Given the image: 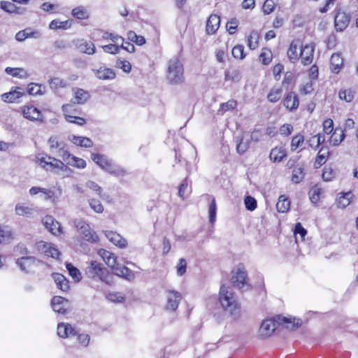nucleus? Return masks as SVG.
<instances>
[{"label":"nucleus","instance_id":"obj_1","mask_svg":"<svg viewBox=\"0 0 358 358\" xmlns=\"http://www.w3.org/2000/svg\"><path fill=\"white\" fill-rule=\"evenodd\" d=\"M282 324H286L287 328H289L291 324V328L294 329L301 325V320L296 318H293V321H292L291 318L282 317L281 315L264 320L259 327V336L263 338L271 336L278 327Z\"/></svg>","mask_w":358,"mask_h":358},{"label":"nucleus","instance_id":"obj_2","mask_svg":"<svg viewBox=\"0 0 358 358\" xmlns=\"http://www.w3.org/2000/svg\"><path fill=\"white\" fill-rule=\"evenodd\" d=\"M219 301L224 310L236 317L240 314V305L237 297L230 287L222 286L219 293Z\"/></svg>","mask_w":358,"mask_h":358},{"label":"nucleus","instance_id":"obj_3","mask_svg":"<svg viewBox=\"0 0 358 358\" xmlns=\"http://www.w3.org/2000/svg\"><path fill=\"white\" fill-rule=\"evenodd\" d=\"M98 254L104 262L113 269L114 274L116 275L127 280H131L134 278L132 271L127 266H121L117 263L116 257L113 253L104 249H100Z\"/></svg>","mask_w":358,"mask_h":358},{"label":"nucleus","instance_id":"obj_4","mask_svg":"<svg viewBox=\"0 0 358 358\" xmlns=\"http://www.w3.org/2000/svg\"><path fill=\"white\" fill-rule=\"evenodd\" d=\"M166 78L172 85L180 84L183 82L184 69L178 57H174L169 61Z\"/></svg>","mask_w":358,"mask_h":358},{"label":"nucleus","instance_id":"obj_5","mask_svg":"<svg viewBox=\"0 0 358 358\" xmlns=\"http://www.w3.org/2000/svg\"><path fill=\"white\" fill-rule=\"evenodd\" d=\"M85 274L90 278L95 279L97 278L106 284H109L110 282L109 271L101 264L96 261L90 262V265L86 268Z\"/></svg>","mask_w":358,"mask_h":358},{"label":"nucleus","instance_id":"obj_6","mask_svg":"<svg viewBox=\"0 0 358 358\" xmlns=\"http://www.w3.org/2000/svg\"><path fill=\"white\" fill-rule=\"evenodd\" d=\"M73 225L76 228L80 237L90 243H94L99 241L97 234L91 229L88 223L81 219H75Z\"/></svg>","mask_w":358,"mask_h":358},{"label":"nucleus","instance_id":"obj_7","mask_svg":"<svg viewBox=\"0 0 358 358\" xmlns=\"http://www.w3.org/2000/svg\"><path fill=\"white\" fill-rule=\"evenodd\" d=\"M231 282L234 287L240 289L245 291L249 289L247 273L243 266L239 265L233 271Z\"/></svg>","mask_w":358,"mask_h":358},{"label":"nucleus","instance_id":"obj_8","mask_svg":"<svg viewBox=\"0 0 358 358\" xmlns=\"http://www.w3.org/2000/svg\"><path fill=\"white\" fill-rule=\"evenodd\" d=\"M48 145L50 152L58 157H61L64 160V152H69L66 149V143L58 136H51Z\"/></svg>","mask_w":358,"mask_h":358},{"label":"nucleus","instance_id":"obj_9","mask_svg":"<svg viewBox=\"0 0 358 358\" xmlns=\"http://www.w3.org/2000/svg\"><path fill=\"white\" fill-rule=\"evenodd\" d=\"M165 309L170 312L176 311L182 300V294L178 291L173 289H167L165 292Z\"/></svg>","mask_w":358,"mask_h":358},{"label":"nucleus","instance_id":"obj_10","mask_svg":"<svg viewBox=\"0 0 358 358\" xmlns=\"http://www.w3.org/2000/svg\"><path fill=\"white\" fill-rule=\"evenodd\" d=\"M22 115L24 118L30 121L44 122L41 112L32 105L24 106L22 109Z\"/></svg>","mask_w":358,"mask_h":358},{"label":"nucleus","instance_id":"obj_11","mask_svg":"<svg viewBox=\"0 0 358 358\" xmlns=\"http://www.w3.org/2000/svg\"><path fill=\"white\" fill-rule=\"evenodd\" d=\"M41 36L42 33L41 31L34 29L31 27H27L17 32L15 38L17 41L22 42L27 38L38 39Z\"/></svg>","mask_w":358,"mask_h":358},{"label":"nucleus","instance_id":"obj_12","mask_svg":"<svg viewBox=\"0 0 358 358\" xmlns=\"http://www.w3.org/2000/svg\"><path fill=\"white\" fill-rule=\"evenodd\" d=\"M350 21V17L348 14L341 10H338L334 17L335 28L338 31H343L345 29Z\"/></svg>","mask_w":358,"mask_h":358},{"label":"nucleus","instance_id":"obj_13","mask_svg":"<svg viewBox=\"0 0 358 358\" xmlns=\"http://www.w3.org/2000/svg\"><path fill=\"white\" fill-rule=\"evenodd\" d=\"M52 310L59 314L64 315L67 313L69 301L64 297L55 296L51 301Z\"/></svg>","mask_w":358,"mask_h":358},{"label":"nucleus","instance_id":"obj_14","mask_svg":"<svg viewBox=\"0 0 358 358\" xmlns=\"http://www.w3.org/2000/svg\"><path fill=\"white\" fill-rule=\"evenodd\" d=\"M43 224L45 227L53 235L58 236L62 233L61 224L55 218L50 215L43 217Z\"/></svg>","mask_w":358,"mask_h":358},{"label":"nucleus","instance_id":"obj_15","mask_svg":"<svg viewBox=\"0 0 358 358\" xmlns=\"http://www.w3.org/2000/svg\"><path fill=\"white\" fill-rule=\"evenodd\" d=\"M315 45L313 44H308L304 47L301 46L299 52V58L304 65L310 64L313 59Z\"/></svg>","mask_w":358,"mask_h":358},{"label":"nucleus","instance_id":"obj_16","mask_svg":"<svg viewBox=\"0 0 358 358\" xmlns=\"http://www.w3.org/2000/svg\"><path fill=\"white\" fill-rule=\"evenodd\" d=\"M93 72L96 77L100 80H111L115 79L116 77L115 71L105 66H100L97 69H93Z\"/></svg>","mask_w":358,"mask_h":358},{"label":"nucleus","instance_id":"obj_17","mask_svg":"<svg viewBox=\"0 0 358 358\" xmlns=\"http://www.w3.org/2000/svg\"><path fill=\"white\" fill-rule=\"evenodd\" d=\"M24 94V92L22 89L16 87L15 89L12 88L9 92L3 94L1 99L4 102L13 103Z\"/></svg>","mask_w":358,"mask_h":358},{"label":"nucleus","instance_id":"obj_18","mask_svg":"<svg viewBox=\"0 0 358 358\" xmlns=\"http://www.w3.org/2000/svg\"><path fill=\"white\" fill-rule=\"evenodd\" d=\"M301 48V43L300 40H294L289 47L287 50V56L289 59L292 62L295 63L299 59V53L298 50Z\"/></svg>","mask_w":358,"mask_h":358},{"label":"nucleus","instance_id":"obj_19","mask_svg":"<svg viewBox=\"0 0 358 358\" xmlns=\"http://www.w3.org/2000/svg\"><path fill=\"white\" fill-rule=\"evenodd\" d=\"M63 161L66 162V164L78 169H84L86 166V162L84 159L73 156L70 152H64Z\"/></svg>","mask_w":358,"mask_h":358},{"label":"nucleus","instance_id":"obj_20","mask_svg":"<svg viewBox=\"0 0 358 358\" xmlns=\"http://www.w3.org/2000/svg\"><path fill=\"white\" fill-rule=\"evenodd\" d=\"M299 102L296 94L293 92H289L283 100L284 106L289 111L295 110L299 106Z\"/></svg>","mask_w":358,"mask_h":358},{"label":"nucleus","instance_id":"obj_21","mask_svg":"<svg viewBox=\"0 0 358 358\" xmlns=\"http://www.w3.org/2000/svg\"><path fill=\"white\" fill-rule=\"evenodd\" d=\"M105 235L108 240L113 243L114 245L118 246L120 248H125L127 245V241L123 238L119 234L113 231H107L105 232Z\"/></svg>","mask_w":358,"mask_h":358},{"label":"nucleus","instance_id":"obj_22","mask_svg":"<svg viewBox=\"0 0 358 358\" xmlns=\"http://www.w3.org/2000/svg\"><path fill=\"white\" fill-rule=\"evenodd\" d=\"M220 24V18L217 15H210L206 22V32L208 34H213L218 29Z\"/></svg>","mask_w":358,"mask_h":358},{"label":"nucleus","instance_id":"obj_23","mask_svg":"<svg viewBox=\"0 0 358 358\" xmlns=\"http://www.w3.org/2000/svg\"><path fill=\"white\" fill-rule=\"evenodd\" d=\"M68 139L77 146L87 148H91L93 145L92 141L87 137L70 135L69 136Z\"/></svg>","mask_w":358,"mask_h":358},{"label":"nucleus","instance_id":"obj_24","mask_svg":"<svg viewBox=\"0 0 358 358\" xmlns=\"http://www.w3.org/2000/svg\"><path fill=\"white\" fill-rule=\"evenodd\" d=\"M57 334L61 338H67L76 334L75 329L68 323H59L57 325Z\"/></svg>","mask_w":358,"mask_h":358},{"label":"nucleus","instance_id":"obj_25","mask_svg":"<svg viewBox=\"0 0 358 358\" xmlns=\"http://www.w3.org/2000/svg\"><path fill=\"white\" fill-rule=\"evenodd\" d=\"M35 262L36 258L31 256L22 257L16 260V264L24 272H28Z\"/></svg>","mask_w":358,"mask_h":358},{"label":"nucleus","instance_id":"obj_26","mask_svg":"<svg viewBox=\"0 0 358 358\" xmlns=\"http://www.w3.org/2000/svg\"><path fill=\"white\" fill-rule=\"evenodd\" d=\"M71 107V104H65L62 106V110L64 113L66 120L70 123H74L78 125L85 124L86 121L84 118L66 114V113L70 110Z\"/></svg>","mask_w":358,"mask_h":358},{"label":"nucleus","instance_id":"obj_27","mask_svg":"<svg viewBox=\"0 0 358 358\" xmlns=\"http://www.w3.org/2000/svg\"><path fill=\"white\" fill-rule=\"evenodd\" d=\"M74 92V97L72 101L74 103L78 104H83L85 103L90 98V94L88 92L83 90V89H75Z\"/></svg>","mask_w":358,"mask_h":358},{"label":"nucleus","instance_id":"obj_28","mask_svg":"<svg viewBox=\"0 0 358 358\" xmlns=\"http://www.w3.org/2000/svg\"><path fill=\"white\" fill-rule=\"evenodd\" d=\"M91 158L95 164L104 171L112 161L106 156L98 153H92L91 155Z\"/></svg>","mask_w":358,"mask_h":358},{"label":"nucleus","instance_id":"obj_29","mask_svg":"<svg viewBox=\"0 0 358 358\" xmlns=\"http://www.w3.org/2000/svg\"><path fill=\"white\" fill-rule=\"evenodd\" d=\"M304 166L303 164H296L292 170V181L294 183H299L304 178Z\"/></svg>","mask_w":358,"mask_h":358},{"label":"nucleus","instance_id":"obj_30","mask_svg":"<svg viewBox=\"0 0 358 358\" xmlns=\"http://www.w3.org/2000/svg\"><path fill=\"white\" fill-rule=\"evenodd\" d=\"M52 276L55 283L57 284V288L63 292H67L69 290V281L63 275L59 273H54Z\"/></svg>","mask_w":358,"mask_h":358},{"label":"nucleus","instance_id":"obj_31","mask_svg":"<svg viewBox=\"0 0 358 358\" xmlns=\"http://www.w3.org/2000/svg\"><path fill=\"white\" fill-rule=\"evenodd\" d=\"M286 155V151L284 148L275 147L271 150L269 157L273 162H280Z\"/></svg>","mask_w":358,"mask_h":358},{"label":"nucleus","instance_id":"obj_32","mask_svg":"<svg viewBox=\"0 0 358 358\" xmlns=\"http://www.w3.org/2000/svg\"><path fill=\"white\" fill-rule=\"evenodd\" d=\"M49 159H51L52 161L50 162V170L52 171L55 169H59L64 172H71V170L68 167L67 165H66L62 161L57 159L54 157H48Z\"/></svg>","mask_w":358,"mask_h":358},{"label":"nucleus","instance_id":"obj_33","mask_svg":"<svg viewBox=\"0 0 358 358\" xmlns=\"http://www.w3.org/2000/svg\"><path fill=\"white\" fill-rule=\"evenodd\" d=\"M105 171L108 173L116 176H124L127 173L122 167L115 164L113 161L110 162Z\"/></svg>","mask_w":358,"mask_h":358},{"label":"nucleus","instance_id":"obj_34","mask_svg":"<svg viewBox=\"0 0 358 358\" xmlns=\"http://www.w3.org/2000/svg\"><path fill=\"white\" fill-rule=\"evenodd\" d=\"M78 48L81 52L87 55H93L95 53V45L92 41H82L80 44L78 45Z\"/></svg>","mask_w":358,"mask_h":358},{"label":"nucleus","instance_id":"obj_35","mask_svg":"<svg viewBox=\"0 0 358 358\" xmlns=\"http://www.w3.org/2000/svg\"><path fill=\"white\" fill-rule=\"evenodd\" d=\"M34 210L31 206H23L20 203H17L15 208V213L20 216L29 217L33 214Z\"/></svg>","mask_w":358,"mask_h":358},{"label":"nucleus","instance_id":"obj_36","mask_svg":"<svg viewBox=\"0 0 358 358\" xmlns=\"http://www.w3.org/2000/svg\"><path fill=\"white\" fill-rule=\"evenodd\" d=\"M345 135L342 129H336L330 138V143L334 145H338L344 139Z\"/></svg>","mask_w":358,"mask_h":358},{"label":"nucleus","instance_id":"obj_37","mask_svg":"<svg viewBox=\"0 0 358 358\" xmlns=\"http://www.w3.org/2000/svg\"><path fill=\"white\" fill-rule=\"evenodd\" d=\"M330 63L332 71L337 73L343 64V59L339 54H333L331 57Z\"/></svg>","mask_w":358,"mask_h":358},{"label":"nucleus","instance_id":"obj_38","mask_svg":"<svg viewBox=\"0 0 358 358\" xmlns=\"http://www.w3.org/2000/svg\"><path fill=\"white\" fill-rule=\"evenodd\" d=\"M289 201L284 195L280 196L276 203V209L279 213H286L289 209Z\"/></svg>","mask_w":358,"mask_h":358},{"label":"nucleus","instance_id":"obj_39","mask_svg":"<svg viewBox=\"0 0 358 358\" xmlns=\"http://www.w3.org/2000/svg\"><path fill=\"white\" fill-rule=\"evenodd\" d=\"M282 89L280 87H274L271 89L267 95L268 100L271 103H275L280 99L282 96Z\"/></svg>","mask_w":358,"mask_h":358},{"label":"nucleus","instance_id":"obj_40","mask_svg":"<svg viewBox=\"0 0 358 358\" xmlns=\"http://www.w3.org/2000/svg\"><path fill=\"white\" fill-rule=\"evenodd\" d=\"M352 194L350 192L343 193L336 200L337 206L340 208H345L350 203Z\"/></svg>","mask_w":358,"mask_h":358},{"label":"nucleus","instance_id":"obj_41","mask_svg":"<svg viewBox=\"0 0 358 358\" xmlns=\"http://www.w3.org/2000/svg\"><path fill=\"white\" fill-rule=\"evenodd\" d=\"M191 193V187L188 185L187 178L184 179L179 187L178 196L182 199H185Z\"/></svg>","mask_w":358,"mask_h":358},{"label":"nucleus","instance_id":"obj_42","mask_svg":"<svg viewBox=\"0 0 358 358\" xmlns=\"http://www.w3.org/2000/svg\"><path fill=\"white\" fill-rule=\"evenodd\" d=\"M241 78V73L238 69H233L231 71H225L224 80L226 81L239 82Z\"/></svg>","mask_w":358,"mask_h":358},{"label":"nucleus","instance_id":"obj_43","mask_svg":"<svg viewBox=\"0 0 358 358\" xmlns=\"http://www.w3.org/2000/svg\"><path fill=\"white\" fill-rule=\"evenodd\" d=\"M250 147V141L248 139H245L243 136L238 138L236 144V151L238 154L242 155L245 153Z\"/></svg>","mask_w":358,"mask_h":358},{"label":"nucleus","instance_id":"obj_44","mask_svg":"<svg viewBox=\"0 0 358 358\" xmlns=\"http://www.w3.org/2000/svg\"><path fill=\"white\" fill-rule=\"evenodd\" d=\"M5 72L13 77L20 78H25L27 75V72L22 68L6 67L5 69Z\"/></svg>","mask_w":358,"mask_h":358},{"label":"nucleus","instance_id":"obj_45","mask_svg":"<svg viewBox=\"0 0 358 358\" xmlns=\"http://www.w3.org/2000/svg\"><path fill=\"white\" fill-rule=\"evenodd\" d=\"M66 268L68 270L69 275L75 282H78L81 280V273L76 267L73 266L71 263H66Z\"/></svg>","mask_w":358,"mask_h":358},{"label":"nucleus","instance_id":"obj_46","mask_svg":"<svg viewBox=\"0 0 358 358\" xmlns=\"http://www.w3.org/2000/svg\"><path fill=\"white\" fill-rule=\"evenodd\" d=\"M259 35L257 31H252L248 38V45L251 50H255L259 45Z\"/></svg>","mask_w":358,"mask_h":358},{"label":"nucleus","instance_id":"obj_47","mask_svg":"<svg viewBox=\"0 0 358 358\" xmlns=\"http://www.w3.org/2000/svg\"><path fill=\"white\" fill-rule=\"evenodd\" d=\"M72 15L78 19L83 20L88 17L89 13L85 8L78 6L72 10Z\"/></svg>","mask_w":358,"mask_h":358},{"label":"nucleus","instance_id":"obj_48","mask_svg":"<svg viewBox=\"0 0 358 358\" xmlns=\"http://www.w3.org/2000/svg\"><path fill=\"white\" fill-rule=\"evenodd\" d=\"M12 235L11 231L8 227L0 226V244L10 240Z\"/></svg>","mask_w":358,"mask_h":358},{"label":"nucleus","instance_id":"obj_49","mask_svg":"<svg viewBox=\"0 0 358 358\" xmlns=\"http://www.w3.org/2000/svg\"><path fill=\"white\" fill-rule=\"evenodd\" d=\"M49 85L52 89L64 88L68 85L66 80L59 78H53L49 80Z\"/></svg>","mask_w":358,"mask_h":358},{"label":"nucleus","instance_id":"obj_50","mask_svg":"<svg viewBox=\"0 0 358 358\" xmlns=\"http://www.w3.org/2000/svg\"><path fill=\"white\" fill-rule=\"evenodd\" d=\"M322 189L317 186H314L309 192L310 200L313 203H317L320 198Z\"/></svg>","mask_w":358,"mask_h":358},{"label":"nucleus","instance_id":"obj_51","mask_svg":"<svg viewBox=\"0 0 358 358\" xmlns=\"http://www.w3.org/2000/svg\"><path fill=\"white\" fill-rule=\"evenodd\" d=\"M69 27V24L68 21H59L57 20H52L49 24V28L50 29H67Z\"/></svg>","mask_w":358,"mask_h":358},{"label":"nucleus","instance_id":"obj_52","mask_svg":"<svg viewBox=\"0 0 358 358\" xmlns=\"http://www.w3.org/2000/svg\"><path fill=\"white\" fill-rule=\"evenodd\" d=\"M232 55L236 59H243L245 57V54L244 52V47L242 45H235L231 51Z\"/></svg>","mask_w":358,"mask_h":358},{"label":"nucleus","instance_id":"obj_53","mask_svg":"<svg viewBox=\"0 0 358 358\" xmlns=\"http://www.w3.org/2000/svg\"><path fill=\"white\" fill-rule=\"evenodd\" d=\"M244 203L245 206V208L250 211L255 210L257 206L256 199L251 196H245V198L244 199Z\"/></svg>","mask_w":358,"mask_h":358},{"label":"nucleus","instance_id":"obj_54","mask_svg":"<svg viewBox=\"0 0 358 358\" xmlns=\"http://www.w3.org/2000/svg\"><path fill=\"white\" fill-rule=\"evenodd\" d=\"M304 142V137L301 134H297L294 136L291 142V150H295L298 148L301 147Z\"/></svg>","mask_w":358,"mask_h":358},{"label":"nucleus","instance_id":"obj_55","mask_svg":"<svg viewBox=\"0 0 358 358\" xmlns=\"http://www.w3.org/2000/svg\"><path fill=\"white\" fill-rule=\"evenodd\" d=\"M115 66L125 73H129L131 70L130 62L126 60L117 59L115 62Z\"/></svg>","mask_w":358,"mask_h":358},{"label":"nucleus","instance_id":"obj_56","mask_svg":"<svg viewBox=\"0 0 358 358\" xmlns=\"http://www.w3.org/2000/svg\"><path fill=\"white\" fill-rule=\"evenodd\" d=\"M339 98L346 102H350L354 99V92L351 90H344L339 92Z\"/></svg>","mask_w":358,"mask_h":358},{"label":"nucleus","instance_id":"obj_57","mask_svg":"<svg viewBox=\"0 0 358 358\" xmlns=\"http://www.w3.org/2000/svg\"><path fill=\"white\" fill-rule=\"evenodd\" d=\"M0 8L8 13H12L16 11V6L14 3L6 1H0Z\"/></svg>","mask_w":358,"mask_h":358},{"label":"nucleus","instance_id":"obj_58","mask_svg":"<svg viewBox=\"0 0 358 358\" xmlns=\"http://www.w3.org/2000/svg\"><path fill=\"white\" fill-rule=\"evenodd\" d=\"M91 208L97 213H101L103 211V206L99 200L92 199L89 201Z\"/></svg>","mask_w":358,"mask_h":358},{"label":"nucleus","instance_id":"obj_59","mask_svg":"<svg viewBox=\"0 0 358 358\" xmlns=\"http://www.w3.org/2000/svg\"><path fill=\"white\" fill-rule=\"evenodd\" d=\"M217 206L215 199H213L209 206V220L213 224L216 220Z\"/></svg>","mask_w":358,"mask_h":358},{"label":"nucleus","instance_id":"obj_60","mask_svg":"<svg viewBox=\"0 0 358 358\" xmlns=\"http://www.w3.org/2000/svg\"><path fill=\"white\" fill-rule=\"evenodd\" d=\"M313 90L312 81L308 80L300 85L299 91L301 94H310Z\"/></svg>","mask_w":358,"mask_h":358},{"label":"nucleus","instance_id":"obj_61","mask_svg":"<svg viewBox=\"0 0 358 358\" xmlns=\"http://www.w3.org/2000/svg\"><path fill=\"white\" fill-rule=\"evenodd\" d=\"M275 7L274 0H266L263 5V12L265 15L271 13Z\"/></svg>","mask_w":358,"mask_h":358},{"label":"nucleus","instance_id":"obj_62","mask_svg":"<svg viewBox=\"0 0 358 358\" xmlns=\"http://www.w3.org/2000/svg\"><path fill=\"white\" fill-rule=\"evenodd\" d=\"M86 187L94 190V192H97L98 195L102 198L105 199V195L101 194L102 188L95 182L89 180L86 182Z\"/></svg>","mask_w":358,"mask_h":358},{"label":"nucleus","instance_id":"obj_63","mask_svg":"<svg viewBox=\"0 0 358 358\" xmlns=\"http://www.w3.org/2000/svg\"><path fill=\"white\" fill-rule=\"evenodd\" d=\"M101 48L105 52L110 54H117L120 51V45L115 44H108L101 46Z\"/></svg>","mask_w":358,"mask_h":358},{"label":"nucleus","instance_id":"obj_64","mask_svg":"<svg viewBox=\"0 0 358 358\" xmlns=\"http://www.w3.org/2000/svg\"><path fill=\"white\" fill-rule=\"evenodd\" d=\"M50 243L41 241L36 243V248L39 252L46 255L47 251L50 249Z\"/></svg>","mask_w":358,"mask_h":358}]
</instances>
